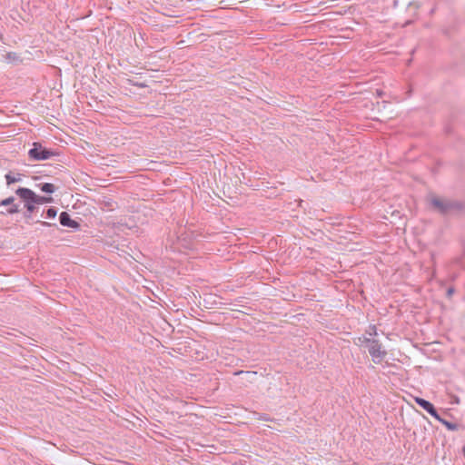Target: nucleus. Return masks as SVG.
<instances>
[{
    "label": "nucleus",
    "mask_w": 465,
    "mask_h": 465,
    "mask_svg": "<svg viewBox=\"0 0 465 465\" xmlns=\"http://www.w3.org/2000/svg\"><path fill=\"white\" fill-rule=\"evenodd\" d=\"M365 341H370L369 353L375 363H380L386 356V351L382 350L381 344L378 341H370L365 337H359L355 343L361 345Z\"/></svg>",
    "instance_id": "f257e3e1"
},
{
    "label": "nucleus",
    "mask_w": 465,
    "mask_h": 465,
    "mask_svg": "<svg viewBox=\"0 0 465 465\" xmlns=\"http://www.w3.org/2000/svg\"><path fill=\"white\" fill-rule=\"evenodd\" d=\"M28 155L32 160L44 161L54 156L55 153L45 148L41 143H34L33 148L28 152Z\"/></svg>",
    "instance_id": "f03ea898"
},
{
    "label": "nucleus",
    "mask_w": 465,
    "mask_h": 465,
    "mask_svg": "<svg viewBox=\"0 0 465 465\" xmlns=\"http://www.w3.org/2000/svg\"><path fill=\"white\" fill-rule=\"evenodd\" d=\"M414 401L418 405H420L422 409L428 411L433 418L440 421H442L438 412L436 411L434 406L430 401L420 397H415Z\"/></svg>",
    "instance_id": "7ed1b4c3"
},
{
    "label": "nucleus",
    "mask_w": 465,
    "mask_h": 465,
    "mask_svg": "<svg viewBox=\"0 0 465 465\" xmlns=\"http://www.w3.org/2000/svg\"><path fill=\"white\" fill-rule=\"evenodd\" d=\"M16 194L26 203H34L35 199V193L27 188H19L16 190Z\"/></svg>",
    "instance_id": "20e7f679"
},
{
    "label": "nucleus",
    "mask_w": 465,
    "mask_h": 465,
    "mask_svg": "<svg viewBox=\"0 0 465 465\" xmlns=\"http://www.w3.org/2000/svg\"><path fill=\"white\" fill-rule=\"evenodd\" d=\"M60 223L62 225L71 227V228H78V226H79L77 222L72 220L70 218V215L65 212H63L60 214Z\"/></svg>",
    "instance_id": "39448f33"
},
{
    "label": "nucleus",
    "mask_w": 465,
    "mask_h": 465,
    "mask_svg": "<svg viewBox=\"0 0 465 465\" xmlns=\"http://www.w3.org/2000/svg\"><path fill=\"white\" fill-rule=\"evenodd\" d=\"M431 203H432L433 207L440 212H445L448 207V204L443 200H441L438 197H432Z\"/></svg>",
    "instance_id": "423d86ee"
},
{
    "label": "nucleus",
    "mask_w": 465,
    "mask_h": 465,
    "mask_svg": "<svg viewBox=\"0 0 465 465\" xmlns=\"http://www.w3.org/2000/svg\"><path fill=\"white\" fill-rule=\"evenodd\" d=\"M52 202H53L52 197H44V196H38L35 194V199L34 203L42 204V203H52Z\"/></svg>",
    "instance_id": "0eeeda50"
},
{
    "label": "nucleus",
    "mask_w": 465,
    "mask_h": 465,
    "mask_svg": "<svg viewBox=\"0 0 465 465\" xmlns=\"http://www.w3.org/2000/svg\"><path fill=\"white\" fill-rule=\"evenodd\" d=\"M41 190L45 193H52L54 192V185L53 183H45L41 186Z\"/></svg>",
    "instance_id": "6e6552de"
},
{
    "label": "nucleus",
    "mask_w": 465,
    "mask_h": 465,
    "mask_svg": "<svg viewBox=\"0 0 465 465\" xmlns=\"http://www.w3.org/2000/svg\"><path fill=\"white\" fill-rule=\"evenodd\" d=\"M5 180H6V183H7L8 185H10V184L19 181L18 178H15V176H12L10 173L5 175Z\"/></svg>",
    "instance_id": "1a4fd4ad"
},
{
    "label": "nucleus",
    "mask_w": 465,
    "mask_h": 465,
    "mask_svg": "<svg viewBox=\"0 0 465 465\" xmlns=\"http://www.w3.org/2000/svg\"><path fill=\"white\" fill-rule=\"evenodd\" d=\"M56 213H57V212H56V210H55V209H54V208H49V209L47 210V212H46V216H47V218H49V219H53V218H54V217L56 216Z\"/></svg>",
    "instance_id": "9d476101"
},
{
    "label": "nucleus",
    "mask_w": 465,
    "mask_h": 465,
    "mask_svg": "<svg viewBox=\"0 0 465 465\" xmlns=\"http://www.w3.org/2000/svg\"><path fill=\"white\" fill-rule=\"evenodd\" d=\"M14 201H15L14 197H8V198L1 201L0 204L2 206H6V205H9V204L13 203Z\"/></svg>",
    "instance_id": "9b49d317"
},
{
    "label": "nucleus",
    "mask_w": 465,
    "mask_h": 465,
    "mask_svg": "<svg viewBox=\"0 0 465 465\" xmlns=\"http://www.w3.org/2000/svg\"><path fill=\"white\" fill-rule=\"evenodd\" d=\"M25 207H26V209H27L29 212H33V211H34V209H35V203H31V202L26 203H25Z\"/></svg>",
    "instance_id": "f8f14e48"
},
{
    "label": "nucleus",
    "mask_w": 465,
    "mask_h": 465,
    "mask_svg": "<svg viewBox=\"0 0 465 465\" xmlns=\"http://www.w3.org/2000/svg\"><path fill=\"white\" fill-rule=\"evenodd\" d=\"M18 212V208L16 205H13L9 210H8V213H16Z\"/></svg>",
    "instance_id": "ddd939ff"
},
{
    "label": "nucleus",
    "mask_w": 465,
    "mask_h": 465,
    "mask_svg": "<svg viewBox=\"0 0 465 465\" xmlns=\"http://www.w3.org/2000/svg\"><path fill=\"white\" fill-rule=\"evenodd\" d=\"M42 225H44V226H48V225H50V224H49V223H47V222H42Z\"/></svg>",
    "instance_id": "4468645a"
},
{
    "label": "nucleus",
    "mask_w": 465,
    "mask_h": 465,
    "mask_svg": "<svg viewBox=\"0 0 465 465\" xmlns=\"http://www.w3.org/2000/svg\"><path fill=\"white\" fill-rule=\"evenodd\" d=\"M242 372H243V371H237V372H235V375L242 374Z\"/></svg>",
    "instance_id": "2eb2a0df"
},
{
    "label": "nucleus",
    "mask_w": 465,
    "mask_h": 465,
    "mask_svg": "<svg viewBox=\"0 0 465 465\" xmlns=\"http://www.w3.org/2000/svg\"><path fill=\"white\" fill-rule=\"evenodd\" d=\"M463 453H464V456H465V446H464V448H463Z\"/></svg>",
    "instance_id": "dca6fc26"
}]
</instances>
